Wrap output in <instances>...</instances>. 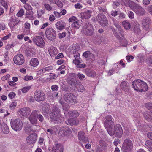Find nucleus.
Listing matches in <instances>:
<instances>
[{
  "instance_id": "nucleus-1",
  "label": "nucleus",
  "mask_w": 152,
  "mask_h": 152,
  "mask_svg": "<svg viewBox=\"0 0 152 152\" xmlns=\"http://www.w3.org/2000/svg\"><path fill=\"white\" fill-rule=\"evenodd\" d=\"M132 85L134 89L137 91L145 92L147 91L148 89L147 84L139 79L134 80L132 82Z\"/></svg>"
},
{
  "instance_id": "nucleus-2",
  "label": "nucleus",
  "mask_w": 152,
  "mask_h": 152,
  "mask_svg": "<svg viewBox=\"0 0 152 152\" xmlns=\"http://www.w3.org/2000/svg\"><path fill=\"white\" fill-rule=\"evenodd\" d=\"M114 119L110 115H107L105 117V120L104 123V127L107 129L108 134L111 136L113 135V132L112 131L113 129L114 125Z\"/></svg>"
},
{
  "instance_id": "nucleus-3",
  "label": "nucleus",
  "mask_w": 152,
  "mask_h": 152,
  "mask_svg": "<svg viewBox=\"0 0 152 152\" xmlns=\"http://www.w3.org/2000/svg\"><path fill=\"white\" fill-rule=\"evenodd\" d=\"M50 116L52 121H53L59 122L62 118L60 110L55 107L51 108L50 112Z\"/></svg>"
},
{
  "instance_id": "nucleus-4",
  "label": "nucleus",
  "mask_w": 152,
  "mask_h": 152,
  "mask_svg": "<svg viewBox=\"0 0 152 152\" xmlns=\"http://www.w3.org/2000/svg\"><path fill=\"white\" fill-rule=\"evenodd\" d=\"M82 31L85 35L88 36H91L94 34L93 26L88 22H86L84 24Z\"/></svg>"
},
{
  "instance_id": "nucleus-5",
  "label": "nucleus",
  "mask_w": 152,
  "mask_h": 152,
  "mask_svg": "<svg viewBox=\"0 0 152 152\" xmlns=\"http://www.w3.org/2000/svg\"><path fill=\"white\" fill-rule=\"evenodd\" d=\"M64 98L65 101L70 104H74L78 102L77 97L71 93H67L64 94Z\"/></svg>"
},
{
  "instance_id": "nucleus-6",
  "label": "nucleus",
  "mask_w": 152,
  "mask_h": 152,
  "mask_svg": "<svg viewBox=\"0 0 152 152\" xmlns=\"http://www.w3.org/2000/svg\"><path fill=\"white\" fill-rule=\"evenodd\" d=\"M133 142L129 139H126L124 141L122 149L124 152H129L133 148Z\"/></svg>"
},
{
  "instance_id": "nucleus-7",
  "label": "nucleus",
  "mask_w": 152,
  "mask_h": 152,
  "mask_svg": "<svg viewBox=\"0 0 152 152\" xmlns=\"http://www.w3.org/2000/svg\"><path fill=\"white\" fill-rule=\"evenodd\" d=\"M12 129L15 131H19L21 129L23 126V123L20 119H17L11 122Z\"/></svg>"
},
{
  "instance_id": "nucleus-8",
  "label": "nucleus",
  "mask_w": 152,
  "mask_h": 152,
  "mask_svg": "<svg viewBox=\"0 0 152 152\" xmlns=\"http://www.w3.org/2000/svg\"><path fill=\"white\" fill-rule=\"evenodd\" d=\"M45 34L47 38L50 41L55 39L56 37V31L52 28H48L45 31Z\"/></svg>"
},
{
  "instance_id": "nucleus-9",
  "label": "nucleus",
  "mask_w": 152,
  "mask_h": 152,
  "mask_svg": "<svg viewBox=\"0 0 152 152\" xmlns=\"http://www.w3.org/2000/svg\"><path fill=\"white\" fill-rule=\"evenodd\" d=\"M34 98L35 100L38 102L44 100L45 98V93L40 90H37L34 93Z\"/></svg>"
},
{
  "instance_id": "nucleus-10",
  "label": "nucleus",
  "mask_w": 152,
  "mask_h": 152,
  "mask_svg": "<svg viewBox=\"0 0 152 152\" xmlns=\"http://www.w3.org/2000/svg\"><path fill=\"white\" fill-rule=\"evenodd\" d=\"M38 111L36 110H33L28 117V119L30 123L32 125L36 124L37 122V116Z\"/></svg>"
},
{
  "instance_id": "nucleus-11",
  "label": "nucleus",
  "mask_w": 152,
  "mask_h": 152,
  "mask_svg": "<svg viewBox=\"0 0 152 152\" xmlns=\"http://www.w3.org/2000/svg\"><path fill=\"white\" fill-rule=\"evenodd\" d=\"M113 132V135L115 134V137L118 138H120L123 134V130L122 128L119 124H117L115 126Z\"/></svg>"
},
{
  "instance_id": "nucleus-12",
  "label": "nucleus",
  "mask_w": 152,
  "mask_h": 152,
  "mask_svg": "<svg viewBox=\"0 0 152 152\" xmlns=\"http://www.w3.org/2000/svg\"><path fill=\"white\" fill-rule=\"evenodd\" d=\"M97 19L100 25L102 26H106L108 24V20L107 18L102 14L100 13L98 15Z\"/></svg>"
},
{
  "instance_id": "nucleus-13",
  "label": "nucleus",
  "mask_w": 152,
  "mask_h": 152,
  "mask_svg": "<svg viewBox=\"0 0 152 152\" xmlns=\"http://www.w3.org/2000/svg\"><path fill=\"white\" fill-rule=\"evenodd\" d=\"M14 62L18 65H21L24 62L25 60L23 55L19 54L15 55L13 58Z\"/></svg>"
},
{
  "instance_id": "nucleus-14",
  "label": "nucleus",
  "mask_w": 152,
  "mask_h": 152,
  "mask_svg": "<svg viewBox=\"0 0 152 152\" xmlns=\"http://www.w3.org/2000/svg\"><path fill=\"white\" fill-rule=\"evenodd\" d=\"M18 112L22 116L27 118L31 113V110L30 108L26 107L20 109Z\"/></svg>"
},
{
  "instance_id": "nucleus-15",
  "label": "nucleus",
  "mask_w": 152,
  "mask_h": 152,
  "mask_svg": "<svg viewBox=\"0 0 152 152\" xmlns=\"http://www.w3.org/2000/svg\"><path fill=\"white\" fill-rule=\"evenodd\" d=\"M33 40L36 45L42 48L45 42L42 38L40 36H36L33 38Z\"/></svg>"
},
{
  "instance_id": "nucleus-16",
  "label": "nucleus",
  "mask_w": 152,
  "mask_h": 152,
  "mask_svg": "<svg viewBox=\"0 0 152 152\" xmlns=\"http://www.w3.org/2000/svg\"><path fill=\"white\" fill-rule=\"evenodd\" d=\"M37 135L33 134L28 136L26 138V140L28 144L30 145L34 143L37 140Z\"/></svg>"
},
{
  "instance_id": "nucleus-17",
  "label": "nucleus",
  "mask_w": 152,
  "mask_h": 152,
  "mask_svg": "<svg viewBox=\"0 0 152 152\" xmlns=\"http://www.w3.org/2000/svg\"><path fill=\"white\" fill-rule=\"evenodd\" d=\"M150 20L149 18H145L142 20V24L143 28L146 31L149 29V25Z\"/></svg>"
},
{
  "instance_id": "nucleus-18",
  "label": "nucleus",
  "mask_w": 152,
  "mask_h": 152,
  "mask_svg": "<svg viewBox=\"0 0 152 152\" xmlns=\"http://www.w3.org/2000/svg\"><path fill=\"white\" fill-rule=\"evenodd\" d=\"M71 132L70 129L68 127H62L61 128L59 133L61 136L64 137L68 135Z\"/></svg>"
},
{
  "instance_id": "nucleus-19",
  "label": "nucleus",
  "mask_w": 152,
  "mask_h": 152,
  "mask_svg": "<svg viewBox=\"0 0 152 152\" xmlns=\"http://www.w3.org/2000/svg\"><path fill=\"white\" fill-rule=\"evenodd\" d=\"M92 11L91 10H86L80 13L81 18L82 19H89L91 16Z\"/></svg>"
},
{
  "instance_id": "nucleus-20",
  "label": "nucleus",
  "mask_w": 152,
  "mask_h": 152,
  "mask_svg": "<svg viewBox=\"0 0 152 152\" xmlns=\"http://www.w3.org/2000/svg\"><path fill=\"white\" fill-rule=\"evenodd\" d=\"M79 120L77 119H74L70 118L66 121L65 123L68 125H70L72 126H77L79 124Z\"/></svg>"
},
{
  "instance_id": "nucleus-21",
  "label": "nucleus",
  "mask_w": 152,
  "mask_h": 152,
  "mask_svg": "<svg viewBox=\"0 0 152 152\" xmlns=\"http://www.w3.org/2000/svg\"><path fill=\"white\" fill-rule=\"evenodd\" d=\"M78 137L79 140L84 143L88 142V138L85 137V134L83 131H80L78 132Z\"/></svg>"
},
{
  "instance_id": "nucleus-22",
  "label": "nucleus",
  "mask_w": 152,
  "mask_h": 152,
  "mask_svg": "<svg viewBox=\"0 0 152 152\" xmlns=\"http://www.w3.org/2000/svg\"><path fill=\"white\" fill-rule=\"evenodd\" d=\"M9 20V25L10 27L12 28L17 25L19 22L18 20H17L15 15L11 16Z\"/></svg>"
},
{
  "instance_id": "nucleus-23",
  "label": "nucleus",
  "mask_w": 152,
  "mask_h": 152,
  "mask_svg": "<svg viewBox=\"0 0 152 152\" xmlns=\"http://www.w3.org/2000/svg\"><path fill=\"white\" fill-rule=\"evenodd\" d=\"M67 112L69 117L74 118L77 117L79 115V113L76 110H67Z\"/></svg>"
},
{
  "instance_id": "nucleus-24",
  "label": "nucleus",
  "mask_w": 152,
  "mask_h": 152,
  "mask_svg": "<svg viewBox=\"0 0 152 152\" xmlns=\"http://www.w3.org/2000/svg\"><path fill=\"white\" fill-rule=\"evenodd\" d=\"M134 12L140 16L143 15L145 13L144 9L140 6L136 7V8L134 10Z\"/></svg>"
},
{
  "instance_id": "nucleus-25",
  "label": "nucleus",
  "mask_w": 152,
  "mask_h": 152,
  "mask_svg": "<svg viewBox=\"0 0 152 152\" xmlns=\"http://www.w3.org/2000/svg\"><path fill=\"white\" fill-rule=\"evenodd\" d=\"M67 82L72 86H77L79 82L76 80H75L71 78H68L67 79Z\"/></svg>"
},
{
  "instance_id": "nucleus-26",
  "label": "nucleus",
  "mask_w": 152,
  "mask_h": 152,
  "mask_svg": "<svg viewBox=\"0 0 152 152\" xmlns=\"http://www.w3.org/2000/svg\"><path fill=\"white\" fill-rule=\"evenodd\" d=\"M86 75L89 77H93L96 76V72L94 70L89 69H86L85 71Z\"/></svg>"
},
{
  "instance_id": "nucleus-27",
  "label": "nucleus",
  "mask_w": 152,
  "mask_h": 152,
  "mask_svg": "<svg viewBox=\"0 0 152 152\" xmlns=\"http://www.w3.org/2000/svg\"><path fill=\"white\" fill-rule=\"evenodd\" d=\"M120 86L123 90L125 92H128L129 89V83L126 81L121 82Z\"/></svg>"
},
{
  "instance_id": "nucleus-28",
  "label": "nucleus",
  "mask_w": 152,
  "mask_h": 152,
  "mask_svg": "<svg viewBox=\"0 0 152 152\" xmlns=\"http://www.w3.org/2000/svg\"><path fill=\"white\" fill-rule=\"evenodd\" d=\"M55 25L57 29L61 30L65 28V23L62 21H58Z\"/></svg>"
},
{
  "instance_id": "nucleus-29",
  "label": "nucleus",
  "mask_w": 152,
  "mask_h": 152,
  "mask_svg": "<svg viewBox=\"0 0 152 152\" xmlns=\"http://www.w3.org/2000/svg\"><path fill=\"white\" fill-rule=\"evenodd\" d=\"M62 146L60 144H56L53 149V152H62Z\"/></svg>"
},
{
  "instance_id": "nucleus-30",
  "label": "nucleus",
  "mask_w": 152,
  "mask_h": 152,
  "mask_svg": "<svg viewBox=\"0 0 152 152\" xmlns=\"http://www.w3.org/2000/svg\"><path fill=\"white\" fill-rule=\"evenodd\" d=\"M50 55L53 57L57 53L58 51L57 49L54 47H51L48 50Z\"/></svg>"
},
{
  "instance_id": "nucleus-31",
  "label": "nucleus",
  "mask_w": 152,
  "mask_h": 152,
  "mask_svg": "<svg viewBox=\"0 0 152 152\" xmlns=\"http://www.w3.org/2000/svg\"><path fill=\"white\" fill-rule=\"evenodd\" d=\"M122 25L124 28L126 30L129 29L131 27L130 23L126 20H124L122 22Z\"/></svg>"
},
{
  "instance_id": "nucleus-32",
  "label": "nucleus",
  "mask_w": 152,
  "mask_h": 152,
  "mask_svg": "<svg viewBox=\"0 0 152 152\" xmlns=\"http://www.w3.org/2000/svg\"><path fill=\"white\" fill-rule=\"evenodd\" d=\"M82 22V21L81 20H78L77 21H75L72 24V27L77 29L79 28L81 26Z\"/></svg>"
},
{
  "instance_id": "nucleus-33",
  "label": "nucleus",
  "mask_w": 152,
  "mask_h": 152,
  "mask_svg": "<svg viewBox=\"0 0 152 152\" xmlns=\"http://www.w3.org/2000/svg\"><path fill=\"white\" fill-rule=\"evenodd\" d=\"M25 131L28 134H33L35 132V130L32 129L31 126H27L25 127Z\"/></svg>"
},
{
  "instance_id": "nucleus-34",
  "label": "nucleus",
  "mask_w": 152,
  "mask_h": 152,
  "mask_svg": "<svg viewBox=\"0 0 152 152\" xmlns=\"http://www.w3.org/2000/svg\"><path fill=\"white\" fill-rule=\"evenodd\" d=\"M31 65L33 66L36 67L39 64V61L38 60L35 58H32L30 61Z\"/></svg>"
},
{
  "instance_id": "nucleus-35",
  "label": "nucleus",
  "mask_w": 152,
  "mask_h": 152,
  "mask_svg": "<svg viewBox=\"0 0 152 152\" xmlns=\"http://www.w3.org/2000/svg\"><path fill=\"white\" fill-rule=\"evenodd\" d=\"M140 28V26L137 23H135L134 29V31L135 33L137 34H139L140 33L141 31Z\"/></svg>"
},
{
  "instance_id": "nucleus-36",
  "label": "nucleus",
  "mask_w": 152,
  "mask_h": 152,
  "mask_svg": "<svg viewBox=\"0 0 152 152\" xmlns=\"http://www.w3.org/2000/svg\"><path fill=\"white\" fill-rule=\"evenodd\" d=\"M146 147L148 148L150 151H152V142L150 140H146L145 143Z\"/></svg>"
},
{
  "instance_id": "nucleus-37",
  "label": "nucleus",
  "mask_w": 152,
  "mask_h": 152,
  "mask_svg": "<svg viewBox=\"0 0 152 152\" xmlns=\"http://www.w3.org/2000/svg\"><path fill=\"white\" fill-rule=\"evenodd\" d=\"M1 129L4 134H8L9 132L8 126L6 124H4L2 126Z\"/></svg>"
},
{
  "instance_id": "nucleus-38",
  "label": "nucleus",
  "mask_w": 152,
  "mask_h": 152,
  "mask_svg": "<svg viewBox=\"0 0 152 152\" xmlns=\"http://www.w3.org/2000/svg\"><path fill=\"white\" fill-rule=\"evenodd\" d=\"M52 2L53 3L57 4V5L59 7L61 8L63 6L62 3L59 0H52Z\"/></svg>"
},
{
  "instance_id": "nucleus-39",
  "label": "nucleus",
  "mask_w": 152,
  "mask_h": 152,
  "mask_svg": "<svg viewBox=\"0 0 152 152\" xmlns=\"http://www.w3.org/2000/svg\"><path fill=\"white\" fill-rule=\"evenodd\" d=\"M77 87L78 91L80 92H83L85 90V88L83 85L81 84H78Z\"/></svg>"
},
{
  "instance_id": "nucleus-40",
  "label": "nucleus",
  "mask_w": 152,
  "mask_h": 152,
  "mask_svg": "<svg viewBox=\"0 0 152 152\" xmlns=\"http://www.w3.org/2000/svg\"><path fill=\"white\" fill-rule=\"evenodd\" d=\"M31 88V86H26L23 88L22 89V91L23 93H26Z\"/></svg>"
},
{
  "instance_id": "nucleus-41",
  "label": "nucleus",
  "mask_w": 152,
  "mask_h": 152,
  "mask_svg": "<svg viewBox=\"0 0 152 152\" xmlns=\"http://www.w3.org/2000/svg\"><path fill=\"white\" fill-rule=\"evenodd\" d=\"M77 75L80 80H83L85 77V76L84 74L79 72L78 73Z\"/></svg>"
},
{
  "instance_id": "nucleus-42",
  "label": "nucleus",
  "mask_w": 152,
  "mask_h": 152,
  "mask_svg": "<svg viewBox=\"0 0 152 152\" xmlns=\"http://www.w3.org/2000/svg\"><path fill=\"white\" fill-rule=\"evenodd\" d=\"M45 73H47L46 70H45V68L37 71V74L39 75H41Z\"/></svg>"
},
{
  "instance_id": "nucleus-43",
  "label": "nucleus",
  "mask_w": 152,
  "mask_h": 152,
  "mask_svg": "<svg viewBox=\"0 0 152 152\" xmlns=\"http://www.w3.org/2000/svg\"><path fill=\"white\" fill-rule=\"evenodd\" d=\"M17 105V102H12L10 105V107L11 110H14Z\"/></svg>"
},
{
  "instance_id": "nucleus-44",
  "label": "nucleus",
  "mask_w": 152,
  "mask_h": 152,
  "mask_svg": "<svg viewBox=\"0 0 152 152\" xmlns=\"http://www.w3.org/2000/svg\"><path fill=\"white\" fill-rule=\"evenodd\" d=\"M37 118H38L39 121L42 122L44 120V118L43 116L41 114H38L37 116Z\"/></svg>"
},
{
  "instance_id": "nucleus-45",
  "label": "nucleus",
  "mask_w": 152,
  "mask_h": 152,
  "mask_svg": "<svg viewBox=\"0 0 152 152\" xmlns=\"http://www.w3.org/2000/svg\"><path fill=\"white\" fill-rule=\"evenodd\" d=\"M44 7L46 10L48 11H50L52 9V7L50 5L48 4H45Z\"/></svg>"
},
{
  "instance_id": "nucleus-46",
  "label": "nucleus",
  "mask_w": 152,
  "mask_h": 152,
  "mask_svg": "<svg viewBox=\"0 0 152 152\" xmlns=\"http://www.w3.org/2000/svg\"><path fill=\"white\" fill-rule=\"evenodd\" d=\"M1 4L5 8L7 9L8 7V5L7 4V2L4 0H1Z\"/></svg>"
},
{
  "instance_id": "nucleus-47",
  "label": "nucleus",
  "mask_w": 152,
  "mask_h": 152,
  "mask_svg": "<svg viewBox=\"0 0 152 152\" xmlns=\"http://www.w3.org/2000/svg\"><path fill=\"white\" fill-rule=\"evenodd\" d=\"M24 12L23 10H20L17 14L16 15L18 17H21L24 15Z\"/></svg>"
},
{
  "instance_id": "nucleus-48",
  "label": "nucleus",
  "mask_w": 152,
  "mask_h": 152,
  "mask_svg": "<svg viewBox=\"0 0 152 152\" xmlns=\"http://www.w3.org/2000/svg\"><path fill=\"white\" fill-rule=\"evenodd\" d=\"M30 27V23L28 22H26L25 23V27L26 28L28 29L27 33H28L29 32V28Z\"/></svg>"
},
{
  "instance_id": "nucleus-49",
  "label": "nucleus",
  "mask_w": 152,
  "mask_h": 152,
  "mask_svg": "<svg viewBox=\"0 0 152 152\" xmlns=\"http://www.w3.org/2000/svg\"><path fill=\"white\" fill-rule=\"evenodd\" d=\"M24 7L25 9L27 10H32V9L31 6L27 4H26L24 5Z\"/></svg>"
},
{
  "instance_id": "nucleus-50",
  "label": "nucleus",
  "mask_w": 152,
  "mask_h": 152,
  "mask_svg": "<svg viewBox=\"0 0 152 152\" xmlns=\"http://www.w3.org/2000/svg\"><path fill=\"white\" fill-rule=\"evenodd\" d=\"M144 116L148 121H150L152 118L151 116L148 114H147V115L146 114H144Z\"/></svg>"
},
{
  "instance_id": "nucleus-51",
  "label": "nucleus",
  "mask_w": 152,
  "mask_h": 152,
  "mask_svg": "<svg viewBox=\"0 0 152 152\" xmlns=\"http://www.w3.org/2000/svg\"><path fill=\"white\" fill-rule=\"evenodd\" d=\"M58 35L59 38V39H62L65 37L66 34L65 32H64L62 33H59Z\"/></svg>"
},
{
  "instance_id": "nucleus-52",
  "label": "nucleus",
  "mask_w": 152,
  "mask_h": 152,
  "mask_svg": "<svg viewBox=\"0 0 152 152\" xmlns=\"http://www.w3.org/2000/svg\"><path fill=\"white\" fill-rule=\"evenodd\" d=\"M152 106V103H147L145 104V107L149 110H151Z\"/></svg>"
},
{
  "instance_id": "nucleus-53",
  "label": "nucleus",
  "mask_w": 152,
  "mask_h": 152,
  "mask_svg": "<svg viewBox=\"0 0 152 152\" xmlns=\"http://www.w3.org/2000/svg\"><path fill=\"white\" fill-rule=\"evenodd\" d=\"M16 94L15 93L12 92H10L8 94L9 97L10 99L14 98Z\"/></svg>"
},
{
  "instance_id": "nucleus-54",
  "label": "nucleus",
  "mask_w": 152,
  "mask_h": 152,
  "mask_svg": "<svg viewBox=\"0 0 152 152\" xmlns=\"http://www.w3.org/2000/svg\"><path fill=\"white\" fill-rule=\"evenodd\" d=\"M49 109L48 108H47V109H45L44 108V111L43 112V113H44V115L45 116V117H47L48 115V114L49 111Z\"/></svg>"
},
{
  "instance_id": "nucleus-55",
  "label": "nucleus",
  "mask_w": 152,
  "mask_h": 152,
  "mask_svg": "<svg viewBox=\"0 0 152 152\" xmlns=\"http://www.w3.org/2000/svg\"><path fill=\"white\" fill-rule=\"evenodd\" d=\"M33 77L31 76H26L24 77V79L26 81H28L33 79Z\"/></svg>"
},
{
  "instance_id": "nucleus-56",
  "label": "nucleus",
  "mask_w": 152,
  "mask_h": 152,
  "mask_svg": "<svg viewBox=\"0 0 152 152\" xmlns=\"http://www.w3.org/2000/svg\"><path fill=\"white\" fill-rule=\"evenodd\" d=\"M86 66V65L85 64H80V63L79 64H77V65H76V67L77 68H84Z\"/></svg>"
},
{
  "instance_id": "nucleus-57",
  "label": "nucleus",
  "mask_w": 152,
  "mask_h": 152,
  "mask_svg": "<svg viewBox=\"0 0 152 152\" xmlns=\"http://www.w3.org/2000/svg\"><path fill=\"white\" fill-rule=\"evenodd\" d=\"M118 29V31H119L120 34L121 36V37L122 38H124V31H123L121 27H120L119 29Z\"/></svg>"
},
{
  "instance_id": "nucleus-58",
  "label": "nucleus",
  "mask_w": 152,
  "mask_h": 152,
  "mask_svg": "<svg viewBox=\"0 0 152 152\" xmlns=\"http://www.w3.org/2000/svg\"><path fill=\"white\" fill-rule=\"evenodd\" d=\"M79 58H75L73 61V63L76 65H77V64H79L81 63L80 62V61L79 60Z\"/></svg>"
},
{
  "instance_id": "nucleus-59",
  "label": "nucleus",
  "mask_w": 152,
  "mask_h": 152,
  "mask_svg": "<svg viewBox=\"0 0 152 152\" xmlns=\"http://www.w3.org/2000/svg\"><path fill=\"white\" fill-rule=\"evenodd\" d=\"M128 16L129 18L132 19L134 18V13L132 11H130L128 12Z\"/></svg>"
},
{
  "instance_id": "nucleus-60",
  "label": "nucleus",
  "mask_w": 152,
  "mask_h": 152,
  "mask_svg": "<svg viewBox=\"0 0 152 152\" xmlns=\"http://www.w3.org/2000/svg\"><path fill=\"white\" fill-rule=\"evenodd\" d=\"M80 54L77 52L75 51L74 53V56L75 58H79Z\"/></svg>"
},
{
  "instance_id": "nucleus-61",
  "label": "nucleus",
  "mask_w": 152,
  "mask_h": 152,
  "mask_svg": "<svg viewBox=\"0 0 152 152\" xmlns=\"http://www.w3.org/2000/svg\"><path fill=\"white\" fill-rule=\"evenodd\" d=\"M58 89V87L56 85H53L51 86V89L53 91H57Z\"/></svg>"
},
{
  "instance_id": "nucleus-62",
  "label": "nucleus",
  "mask_w": 152,
  "mask_h": 152,
  "mask_svg": "<svg viewBox=\"0 0 152 152\" xmlns=\"http://www.w3.org/2000/svg\"><path fill=\"white\" fill-rule=\"evenodd\" d=\"M75 7L76 9H81L82 8V6L80 3H77L75 5Z\"/></svg>"
},
{
  "instance_id": "nucleus-63",
  "label": "nucleus",
  "mask_w": 152,
  "mask_h": 152,
  "mask_svg": "<svg viewBox=\"0 0 152 152\" xmlns=\"http://www.w3.org/2000/svg\"><path fill=\"white\" fill-rule=\"evenodd\" d=\"M64 57L63 54L62 53L58 54L57 56L55 57V58L58 59L60 58H63Z\"/></svg>"
},
{
  "instance_id": "nucleus-64",
  "label": "nucleus",
  "mask_w": 152,
  "mask_h": 152,
  "mask_svg": "<svg viewBox=\"0 0 152 152\" xmlns=\"http://www.w3.org/2000/svg\"><path fill=\"white\" fill-rule=\"evenodd\" d=\"M147 137L149 139L152 140V132H149L147 134Z\"/></svg>"
}]
</instances>
